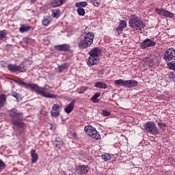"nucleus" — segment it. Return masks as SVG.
Wrapping results in <instances>:
<instances>
[{
    "mask_svg": "<svg viewBox=\"0 0 175 175\" xmlns=\"http://www.w3.org/2000/svg\"><path fill=\"white\" fill-rule=\"evenodd\" d=\"M15 83H16V84H18V85H23L25 88H32L33 91L36 92V94L38 95H40L44 98H49L50 99H55V98H57V95L46 92L49 91V90H51V87H50V85L47 84L42 88L35 83H27L23 81L16 80L15 81Z\"/></svg>",
    "mask_w": 175,
    "mask_h": 175,
    "instance_id": "f257e3e1",
    "label": "nucleus"
},
{
    "mask_svg": "<svg viewBox=\"0 0 175 175\" xmlns=\"http://www.w3.org/2000/svg\"><path fill=\"white\" fill-rule=\"evenodd\" d=\"M111 114V112H110V111L107 109H104L102 111V115L103 116V117H109V116H110Z\"/></svg>",
    "mask_w": 175,
    "mask_h": 175,
    "instance_id": "72a5a7b5",
    "label": "nucleus"
},
{
    "mask_svg": "<svg viewBox=\"0 0 175 175\" xmlns=\"http://www.w3.org/2000/svg\"><path fill=\"white\" fill-rule=\"evenodd\" d=\"M51 114L52 117H59V111H51Z\"/></svg>",
    "mask_w": 175,
    "mask_h": 175,
    "instance_id": "4c0bfd02",
    "label": "nucleus"
},
{
    "mask_svg": "<svg viewBox=\"0 0 175 175\" xmlns=\"http://www.w3.org/2000/svg\"><path fill=\"white\" fill-rule=\"evenodd\" d=\"M175 57V50L174 48H170L167 49L163 55V59L165 61H172Z\"/></svg>",
    "mask_w": 175,
    "mask_h": 175,
    "instance_id": "6e6552de",
    "label": "nucleus"
},
{
    "mask_svg": "<svg viewBox=\"0 0 175 175\" xmlns=\"http://www.w3.org/2000/svg\"><path fill=\"white\" fill-rule=\"evenodd\" d=\"M75 172L78 174H87V172H90V167H88V165H78Z\"/></svg>",
    "mask_w": 175,
    "mask_h": 175,
    "instance_id": "9d476101",
    "label": "nucleus"
},
{
    "mask_svg": "<svg viewBox=\"0 0 175 175\" xmlns=\"http://www.w3.org/2000/svg\"><path fill=\"white\" fill-rule=\"evenodd\" d=\"M31 26H27L25 25H22L21 27L19 28V31L21 33L27 32L31 29Z\"/></svg>",
    "mask_w": 175,
    "mask_h": 175,
    "instance_id": "b1692460",
    "label": "nucleus"
},
{
    "mask_svg": "<svg viewBox=\"0 0 175 175\" xmlns=\"http://www.w3.org/2000/svg\"><path fill=\"white\" fill-rule=\"evenodd\" d=\"M124 28H126V22L125 21H121L120 23L116 28V31L118 33H121L124 31Z\"/></svg>",
    "mask_w": 175,
    "mask_h": 175,
    "instance_id": "6ab92c4d",
    "label": "nucleus"
},
{
    "mask_svg": "<svg viewBox=\"0 0 175 175\" xmlns=\"http://www.w3.org/2000/svg\"><path fill=\"white\" fill-rule=\"evenodd\" d=\"M94 38H95L94 33L88 32L85 35L84 40L90 42V44H92V43H94Z\"/></svg>",
    "mask_w": 175,
    "mask_h": 175,
    "instance_id": "a211bd4d",
    "label": "nucleus"
},
{
    "mask_svg": "<svg viewBox=\"0 0 175 175\" xmlns=\"http://www.w3.org/2000/svg\"><path fill=\"white\" fill-rule=\"evenodd\" d=\"M88 5L87 1H81L75 3L76 8H85Z\"/></svg>",
    "mask_w": 175,
    "mask_h": 175,
    "instance_id": "bb28decb",
    "label": "nucleus"
},
{
    "mask_svg": "<svg viewBox=\"0 0 175 175\" xmlns=\"http://www.w3.org/2000/svg\"><path fill=\"white\" fill-rule=\"evenodd\" d=\"M66 1H68V0H62V2H63V3H65V2H66Z\"/></svg>",
    "mask_w": 175,
    "mask_h": 175,
    "instance_id": "49530a36",
    "label": "nucleus"
},
{
    "mask_svg": "<svg viewBox=\"0 0 175 175\" xmlns=\"http://www.w3.org/2000/svg\"><path fill=\"white\" fill-rule=\"evenodd\" d=\"M6 36H8V33L5 30L0 31V41L3 40Z\"/></svg>",
    "mask_w": 175,
    "mask_h": 175,
    "instance_id": "7c9ffc66",
    "label": "nucleus"
},
{
    "mask_svg": "<svg viewBox=\"0 0 175 175\" xmlns=\"http://www.w3.org/2000/svg\"><path fill=\"white\" fill-rule=\"evenodd\" d=\"M61 13V10L59 8L54 9L52 10V16L54 18H58L59 17Z\"/></svg>",
    "mask_w": 175,
    "mask_h": 175,
    "instance_id": "5701e85b",
    "label": "nucleus"
},
{
    "mask_svg": "<svg viewBox=\"0 0 175 175\" xmlns=\"http://www.w3.org/2000/svg\"><path fill=\"white\" fill-rule=\"evenodd\" d=\"M6 167V164L2 160L0 159V170H3Z\"/></svg>",
    "mask_w": 175,
    "mask_h": 175,
    "instance_id": "ea45409f",
    "label": "nucleus"
},
{
    "mask_svg": "<svg viewBox=\"0 0 175 175\" xmlns=\"http://www.w3.org/2000/svg\"><path fill=\"white\" fill-rule=\"evenodd\" d=\"M59 105L58 104H55L53 105V106L52 107V110L53 111H58V110H59Z\"/></svg>",
    "mask_w": 175,
    "mask_h": 175,
    "instance_id": "58836bf2",
    "label": "nucleus"
},
{
    "mask_svg": "<svg viewBox=\"0 0 175 175\" xmlns=\"http://www.w3.org/2000/svg\"><path fill=\"white\" fill-rule=\"evenodd\" d=\"M6 103V96L5 94H0V110L5 106Z\"/></svg>",
    "mask_w": 175,
    "mask_h": 175,
    "instance_id": "4be33fe9",
    "label": "nucleus"
},
{
    "mask_svg": "<svg viewBox=\"0 0 175 175\" xmlns=\"http://www.w3.org/2000/svg\"><path fill=\"white\" fill-rule=\"evenodd\" d=\"M85 132L95 140H99L100 139V134L98 133L96 129L91 125H88L85 127Z\"/></svg>",
    "mask_w": 175,
    "mask_h": 175,
    "instance_id": "423d86ee",
    "label": "nucleus"
},
{
    "mask_svg": "<svg viewBox=\"0 0 175 175\" xmlns=\"http://www.w3.org/2000/svg\"><path fill=\"white\" fill-rule=\"evenodd\" d=\"M75 103L76 100H73L64 108V111L66 114H70L71 111H73Z\"/></svg>",
    "mask_w": 175,
    "mask_h": 175,
    "instance_id": "f8f14e48",
    "label": "nucleus"
},
{
    "mask_svg": "<svg viewBox=\"0 0 175 175\" xmlns=\"http://www.w3.org/2000/svg\"><path fill=\"white\" fill-rule=\"evenodd\" d=\"M55 50L58 51H69L70 46L66 44L55 46Z\"/></svg>",
    "mask_w": 175,
    "mask_h": 175,
    "instance_id": "dca6fc26",
    "label": "nucleus"
},
{
    "mask_svg": "<svg viewBox=\"0 0 175 175\" xmlns=\"http://www.w3.org/2000/svg\"><path fill=\"white\" fill-rule=\"evenodd\" d=\"M84 91H87V88L81 87L79 94H84Z\"/></svg>",
    "mask_w": 175,
    "mask_h": 175,
    "instance_id": "79ce46f5",
    "label": "nucleus"
},
{
    "mask_svg": "<svg viewBox=\"0 0 175 175\" xmlns=\"http://www.w3.org/2000/svg\"><path fill=\"white\" fill-rule=\"evenodd\" d=\"M102 159L105 161H110L111 159V157L109 154H105L102 156Z\"/></svg>",
    "mask_w": 175,
    "mask_h": 175,
    "instance_id": "c9c22d12",
    "label": "nucleus"
},
{
    "mask_svg": "<svg viewBox=\"0 0 175 175\" xmlns=\"http://www.w3.org/2000/svg\"><path fill=\"white\" fill-rule=\"evenodd\" d=\"M145 131L151 135H159V130L155 123L152 121L148 122L144 126Z\"/></svg>",
    "mask_w": 175,
    "mask_h": 175,
    "instance_id": "39448f33",
    "label": "nucleus"
},
{
    "mask_svg": "<svg viewBox=\"0 0 175 175\" xmlns=\"http://www.w3.org/2000/svg\"><path fill=\"white\" fill-rule=\"evenodd\" d=\"M137 84H139L137 81L133 79L127 80L126 81L125 88H133V87H137Z\"/></svg>",
    "mask_w": 175,
    "mask_h": 175,
    "instance_id": "4468645a",
    "label": "nucleus"
},
{
    "mask_svg": "<svg viewBox=\"0 0 175 175\" xmlns=\"http://www.w3.org/2000/svg\"><path fill=\"white\" fill-rule=\"evenodd\" d=\"M64 146V142H62V141H57V144H56V148H58V150L62 148V146Z\"/></svg>",
    "mask_w": 175,
    "mask_h": 175,
    "instance_id": "e433bc0d",
    "label": "nucleus"
},
{
    "mask_svg": "<svg viewBox=\"0 0 175 175\" xmlns=\"http://www.w3.org/2000/svg\"><path fill=\"white\" fill-rule=\"evenodd\" d=\"M93 5H94V6L98 7V6H99V3H98V2H94V3H93Z\"/></svg>",
    "mask_w": 175,
    "mask_h": 175,
    "instance_id": "a18cd8bd",
    "label": "nucleus"
},
{
    "mask_svg": "<svg viewBox=\"0 0 175 175\" xmlns=\"http://www.w3.org/2000/svg\"><path fill=\"white\" fill-rule=\"evenodd\" d=\"M158 126L160 128V129H162L163 132L164 131H166V124H165L164 123H162V122H159L158 123Z\"/></svg>",
    "mask_w": 175,
    "mask_h": 175,
    "instance_id": "f704fd0d",
    "label": "nucleus"
},
{
    "mask_svg": "<svg viewBox=\"0 0 175 175\" xmlns=\"http://www.w3.org/2000/svg\"><path fill=\"white\" fill-rule=\"evenodd\" d=\"M7 68L8 69V70H10V72H25V68H24V67L21 66H17L16 64H9L7 66Z\"/></svg>",
    "mask_w": 175,
    "mask_h": 175,
    "instance_id": "1a4fd4ad",
    "label": "nucleus"
},
{
    "mask_svg": "<svg viewBox=\"0 0 175 175\" xmlns=\"http://www.w3.org/2000/svg\"><path fill=\"white\" fill-rule=\"evenodd\" d=\"M155 12L157 13L159 16H163V17H167L168 18H173L174 17V14L163 8H156Z\"/></svg>",
    "mask_w": 175,
    "mask_h": 175,
    "instance_id": "0eeeda50",
    "label": "nucleus"
},
{
    "mask_svg": "<svg viewBox=\"0 0 175 175\" xmlns=\"http://www.w3.org/2000/svg\"><path fill=\"white\" fill-rule=\"evenodd\" d=\"M167 66H168V68H170V69H172V70L175 71V61H172V62L168 63Z\"/></svg>",
    "mask_w": 175,
    "mask_h": 175,
    "instance_id": "473e14b6",
    "label": "nucleus"
},
{
    "mask_svg": "<svg viewBox=\"0 0 175 175\" xmlns=\"http://www.w3.org/2000/svg\"><path fill=\"white\" fill-rule=\"evenodd\" d=\"M125 83H126V81H124L122 79H118L114 81V84H116V85L125 87Z\"/></svg>",
    "mask_w": 175,
    "mask_h": 175,
    "instance_id": "393cba45",
    "label": "nucleus"
},
{
    "mask_svg": "<svg viewBox=\"0 0 175 175\" xmlns=\"http://www.w3.org/2000/svg\"><path fill=\"white\" fill-rule=\"evenodd\" d=\"M67 66H68L66 64L59 66L57 68V70L59 72V73H61V72H64V70H65V69H66Z\"/></svg>",
    "mask_w": 175,
    "mask_h": 175,
    "instance_id": "2f4dec72",
    "label": "nucleus"
},
{
    "mask_svg": "<svg viewBox=\"0 0 175 175\" xmlns=\"http://www.w3.org/2000/svg\"><path fill=\"white\" fill-rule=\"evenodd\" d=\"M157 42L152 41L151 39L146 38L144 42L141 43V49H147V47H152L155 46Z\"/></svg>",
    "mask_w": 175,
    "mask_h": 175,
    "instance_id": "9b49d317",
    "label": "nucleus"
},
{
    "mask_svg": "<svg viewBox=\"0 0 175 175\" xmlns=\"http://www.w3.org/2000/svg\"><path fill=\"white\" fill-rule=\"evenodd\" d=\"M95 87L96 88H102L103 90H106L107 88V84L102 81L96 82Z\"/></svg>",
    "mask_w": 175,
    "mask_h": 175,
    "instance_id": "412c9836",
    "label": "nucleus"
},
{
    "mask_svg": "<svg viewBox=\"0 0 175 175\" xmlns=\"http://www.w3.org/2000/svg\"><path fill=\"white\" fill-rule=\"evenodd\" d=\"M31 64L32 63L31 62V61L28 59H25L22 63V65L23 66L22 68H24V69H25V68H29Z\"/></svg>",
    "mask_w": 175,
    "mask_h": 175,
    "instance_id": "c85d7f7f",
    "label": "nucleus"
},
{
    "mask_svg": "<svg viewBox=\"0 0 175 175\" xmlns=\"http://www.w3.org/2000/svg\"><path fill=\"white\" fill-rule=\"evenodd\" d=\"M63 2L62 0H52V5L54 8H57L58 6H61V5H63Z\"/></svg>",
    "mask_w": 175,
    "mask_h": 175,
    "instance_id": "a878e982",
    "label": "nucleus"
},
{
    "mask_svg": "<svg viewBox=\"0 0 175 175\" xmlns=\"http://www.w3.org/2000/svg\"><path fill=\"white\" fill-rule=\"evenodd\" d=\"M143 62L145 68H151V66H154V59L150 57H144Z\"/></svg>",
    "mask_w": 175,
    "mask_h": 175,
    "instance_id": "ddd939ff",
    "label": "nucleus"
},
{
    "mask_svg": "<svg viewBox=\"0 0 175 175\" xmlns=\"http://www.w3.org/2000/svg\"><path fill=\"white\" fill-rule=\"evenodd\" d=\"M23 42L26 44H28V43H29V40L28 39V38H23Z\"/></svg>",
    "mask_w": 175,
    "mask_h": 175,
    "instance_id": "37998d69",
    "label": "nucleus"
},
{
    "mask_svg": "<svg viewBox=\"0 0 175 175\" xmlns=\"http://www.w3.org/2000/svg\"><path fill=\"white\" fill-rule=\"evenodd\" d=\"M92 44L89 41L83 39L79 42L78 46L79 49H87L91 46Z\"/></svg>",
    "mask_w": 175,
    "mask_h": 175,
    "instance_id": "2eb2a0df",
    "label": "nucleus"
},
{
    "mask_svg": "<svg viewBox=\"0 0 175 175\" xmlns=\"http://www.w3.org/2000/svg\"><path fill=\"white\" fill-rule=\"evenodd\" d=\"M36 0H31V2H36Z\"/></svg>",
    "mask_w": 175,
    "mask_h": 175,
    "instance_id": "de8ad7c7",
    "label": "nucleus"
},
{
    "mask_svg": "<svg viewBox=\"0 0 175 175\" xmlns=\"http://www.w3.org/2000/svg\"><path fill=\"white\" fill-rule=\"evenodd\" d=\"M30 155L31 157V163H36V162H38V159H39V155L36 153V150L32 149L31 150Z\"/></svg>",
    "mask_w": 175,
    "mask_h": 175,
    "instance_id": "f3484780",
    "label": "nucleus"
},
{
    "mask_svg": "<svg viewBox=\"0 0 175 175\" xmlns=\"http://www.w3.org/2000/svg\"><path fill=\"white\" fill-rule=\"evenodd\" d=\"M102 51L98 47L94 48L89 52L90 57L88 60V66H94V65H96V64L100 61L99 55H100Z\"/></svg>",
    "mask_w": 175,
    "mask_h": 175,
    "instance_id": "f03ea898",
    "label": "nucleus"
},
{
    "mask_svg": "<svg viewBox=\"0 0 175 175\" xmlns=\"http://www.w3.org/2000/svg\"><path fill=\"white\" fill-rule=\"evenodd\" d=\"M77 13L79 16H84L85 14V10L82 8H77Z\"/></svg>",
    "mask_w": 175,
    "mask_h": 175,
    "instance_id": "c756f323",
    "label": "nucleus"
},
{
    "mask_svg": "<svg viewBox=\"0 0 175 175\" xmlns=\"http://www.w3.org/2000/svg\"><path fill=\"white\" fill-rule=\"evenodd\" d=\"M129 24L131 28L137 30L139 29V31H142V29H144V27H146V24L135 14L131 15Z\"/></svg>",
    "mask_w": 175,
    "mask_h": 175,
    "instance_id": "7ed1b4c3",
    "label": "nucleus"
},
{
    "mask_svg": "<svg viewBox=\"0 0 175 175\" xmlns=\"http://www.w3.org/2000/svg\"><path fill=\"white\" fill-rule=\"evenodd\" d=\"M72 136L74 139H78L77 137V133L76 132H74L72 133Z\"/></svg>",
    "mask_w": 175,
    "mask_h": 175,
    "instance_id": "c03bdc74",
    "label": "nucleus"
},
{
    "mask_svg": "<svg viewBox=\"0 0 175 175\" xmlns=\"http://www.w3.org/2000/svg\"><path fill=\"white\" fill-rule=\"evenodd\" d=\"M100 96V92H97L96 94H94L92 97V100L94 102V103H98L99 100H98V98Z\"/></svg>",
    "mask_w": 175,
    "mask_h": 175,
    "instance_id": "cd10ccee",
    "label": "nucleus"
},
{
    "mask_svg": "<svg viewBox=\"0 0 175 175\" xmlns=\"http://www.w3.org/2000/svg\"><path fill=\"white\" fill-rule=\"evenodd\" d=\"M10 116L12 117V121L15 126H24V123L21 122L23 113H19L16 109H12L10 112Z\"/></svg>",
    "mask_w": 175,
    "mask_h": 175,
    "instance_id": "20e7f679",
    "label": "nucleus"
},
{
    "mask_svg": "<svg viewBox=\"0 0 175 175\" xmlns=\"http://www.w3.org/2000/svg\"><path fill=\"white\" fill-rule=\"evenodd\" d=\"M12 96H14V98H16L17 102H18V100H20V99H21L20 98V95L18 94H17V93H13L12 94Z\"/></svg>",
    "mask_w": 175,
    "mask_h": 175,
    "instance_id": "a19ab883",
    "label": "nucleus"
},
{
    "mask_svg": "<svg viewBox=\"0 0 175 175\" xmlns=\"http://www.w3.org/2000/svg\"><path fill=\"white\" fill-rule=\"evenodd\" d=\"M51 23V16H45L42 21V24L44 27H49Z\"/></svg>",
    "mask_w": 175,
    "mask_h": 175,
    "instance_id": "aec40b11",
    "label": "nucleus"
}]
</instances>
